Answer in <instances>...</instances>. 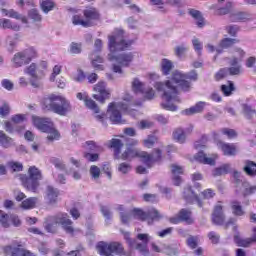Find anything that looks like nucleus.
Instances as JSON below:
<instances>
[{
	"mask_svg": "<svg viewBox=\"0 0 256 256\" xmlns=\"http://www.w3.org/2000/svg\"><path fill=\"white\" fill-rule=\"evenodd\" d=\"M35 205H37V198L35 197L28 198L21 203L23 209H33Z\"/></svg>",
	"mask_w": 256,
	"mask_h": 256,
	"instance_id": "obj_47",
	"label": "nucleus"
},
{
	"mask_svg": "<svg viewBox=\"0 0 256 256\" xmlns=\"http://www.w3.org/2000/svg\"><path fill=\"white\" fill-rule=\"evenodd\" d=\"M23 185L28 191L36 192L37 188L39 187V180L28 177L25 179V181H23Z\"/></svg>",
	"mask_w": 256,
	"mask_h": 256,
	"instance_id": "obj_30",
	"label": "nucleus"
},
{
	"mask_svg": "<svg viewBox=\"0 0 256 256\" xmlns=\"http://www.w3.org/2000/svg\"><path fill=\"white\" fill-rule=\"evenodd\" d=\"M221 91L225 97H229L235 91V84L232 81H228V84L221 86Z\"/></svg>",
	"mask_w": 256,
	"mask_h": 256,
	"instance_id": "obj_42",
	"label": "nucleus"
},
{
	"mask_svg": "<svg viewBox=\"0 0 256 256\" xmlns=\"http://www.w3.org/2000/svg\"><path fill=\"white\" fill-rule=\"evenodd\" d=\"M84 147L85 149H88V151H92L94 153H99V151H103V147L97 145L95 141H87Z\"/></svg>",
	"mask_w": 256,
	"mask_h": 256,
	"instance_id": "obj_46",
	"label": "nucleus"
},
{
	"mask_svg": "<svg viewBox=\"0 0 256 256\" xmlns=\"http://www.w3.org/2000/svg\"><path fill=\"white\" fill-rule=\"evenodd\" d=\"M83 15H74L72 18L73 25H81V27H93L95 21H99V11L95 8H88L83 11Z\"/></svg>",
	"mask_w": 256,
	"mask_h": 256,
	"instance_id": "obj_6",
	"label": "nucleus"
},
{
	"mask_svg": "<svg viewBox=\"0 0 256 256\" xmlns=\"http://www.w3.org/2000/svg\"><path fill=\"white\" fill-rule=\"evenodd\" d=\"M0 223L2 227L6 228L9 227V215L0 210Z\"/></svg>",
	"mask_w": 256,
	"mask_h": 256,
	"instance_id": "obj_58",
	"label": "nucleus"
},
{
	"mask_svg": "<svg viewBox=\"0 0 256 256\" xmlns=\"http://www.w3.org/2000/svg\"><path fill=\"white\" fill-rule=\"evenodd\" d=\"M94 91L98 94H93V99L102 105L107 99H111V90L107 89V83L105 82H98L96 85H94Z\"/></svg>",
	"mask_w": 256,
	"mask_h": 256,
	"instance_id": "obj_12",
	"label": "nucleus"
},
{
	"mask_svg": "<svg viewBox=\"0 0 256 256\" xmlns=\"http://www.w3.org/2000/svg\"><path fill=\"white\" fill-rule=\"evenodd\" d=\"M160 65L163 75H169L173 70V62L167 58L162 59Z\"/></svg>",
	"mask_w": 256,
	"mask_h": 256,
	"instance_id": "obj_33",
	"label": "nucleus"
},
{
	"mask_svg": "<svg viewBox=\"0 0 256 256\" xmlns=\"http://www.w3.org/2000/svg\"><path fill=\"white\" fill-rule=\"evenodd\" d=\"M178 215L180 217V220L188 223V225H191V223H193V218H191V210L183 208L179 211Z\"/></svg>",
	"mask_w": 256,
	"mask_h": 256,
	"instance_id": "obj_34",
	"label": "nucleus"
},
{
	"mask_svg": "<svg viewBox=\"0 0 256 256\" xmlns=\"http://www.w3.org/2000/svg\"><path fill=\"white\" fill-rule=\"evenodd\" d=\"M231 209L235 217H243V215H245V211L243 210V206H241V202L237 200L231 202Z\"/></svg>",
	"mask_w": 256,
	"mask_h": 256,
	"instance_id": "obj_29",
	"label": "nucleus"
},
{
	"mask_svg": "<svg viewBox=\"0 0 256 256\" xmlns=\"http://www.w3.org/2000/svg\"><path fill=\"white\" fill-rule=\"evenodd\" d=\"M226 31L228 35H231V37H236L237 33H239V26L238 25L226 26Z\"/></svg>",
	"mask_w": 256,
	"mask_h": 256,
	"instance_id": "obj_62",
	"label": "nucleus"
},
{
	"mask_svg": "<svg viewBox=\"0 0 256 256\" xmlns=\"http://www.w3.org/2000/svg\"><path fill=\"white\" fill-rule=\"evenodd\" d=\"M96 249L101 256H113V253L114 255L129 256L125 253V248L120 242L107 243L102 241L97 244Z\"/></svg>",
	"mask_w": 256,
	"mask_h": 256,
	"instance_id": "obj_7",
	"label": "nucleus"
},
{
	"mask_svg": "<svg viewBox=\"0 0 256 256\" xmlns=\"http://www.w3.org/2000/svg\"><path fill=\"white\" fill-rule=\"evenodd\" d=\"M171 173L173 175L172 181L173 184L176 185V187H179L181 185V177L179 175H183V167L177 165V164H172L171 166Z\"/></svg>",
	"mask_w": 256,
	"mask_h": 256,
	"instance_id": "obj_19",
	"label": "nucleus"
},
{
	"mask_svg": "<svg viewBox=\"0 0 256 256\" xmlns=\"http://www.w3.org/2000/svg\"><path fill=\"white\" fill-rule=\"evenodd\" d=\"M157 143V136L149 135L146 139L143 140L144 147L151 149Z\"/></svg>",
	"mask_w": 256,
	"mask_h": 256,
	"instance_id": "obj_50",
	"label": "nucleus"
},
{
	"mask_svg": "<svg viewBox=\"0 0 256 256\" xmlns=\"http://www.w3.org/2000/svg\"><path fill=\"white\" fill-rule=\"evenodd\" d=\"M205 109V102H198L195 106L186 109L185 115H195L196 113H201Z\"/></svg>",
	"mask_w": 256,
	"mask_h": 256,
	"instance_id": "obj_38",
	"label": "nucleus"
},
{
	"mask_svg": "<svg viewBox=\"0 0 256 256\" xmlns=\"http://www.w3.org/2000/svg\"><path fill=\"white\" fill-rule=\"evenodd\" d=\"M111 149H114V159H121V149H123V142L119 139L113 138L110 141Z\"/></svg>",
	"mask_w": 256,
	"mask_h": 256,
	"instance_id": "obj_22",
	"label": "nucleus"
},
{
	"mask_svg": "<svg viewBox=\"0 0 256 256\" xmlns=\"http://www.w3.org/2000/svg\"><path fill=\"white\" fill-rule=\"evenodd\" d=\"M221 133H222V135H226V137H228V139L237 138V131H235L231 128H222Z\"/></svg>",
	"mask_w": 256,
	"mask_h": 256,
	"instance_id": "obj_55",
	"label": "nucleus"
},
{
	"mask_svg": "<svg viewBox=\"0 0 256 256\" xmlns=\"http://www.w3.org/2000/svg\"><path fill=\"white\" fill-rule=\"evenodd\" d=\"M173 139L174 141H177V143H185V140L187 139V135L185 134V130L183 128H176L173 131Z\"/></svg>",
	"mask_w": 256,
	"mask_h": 256,
	"instance_id": "obj_32",
	"label": "nucleus"
},
{
	"mask_svg": "<svg viewBox=\"0 0 256 256\" xmlns=\"http://www.w3.org/2000/svg\"><path fill=\"white\" fill-rule=\"evenodd\" d=\"M77 99H79L80 101H84L85 105L88 109H91V111H94L95 113H99L100 109L99 106L97 105V102H95L93 99L87 97V96H83V93L79 92L77 94Z\"/></svg>",
	"mask_w": 256,
	"mask_h": 256,
	"instance_id": "obj_20",
	"label": "nucleus"
},
{
	"mask_svg": "<svg viewBox=\"0 0 256 256\" xmlns=\"http://www.w3.org/2000/svg\"><path fill=\"white\" fill-rule=\"evenodd\" d=\"M81 51H82L81 43L72 42L70 44V53H73L74 55H79Z\"/></svg>",
	"mask_w": 256,
	"mask_h": 256,
	"instance_id": "obj_59",
	"label": "nucleus"
},
{
	"mask_svg": "<svg viewBox=\"0 0 256 256\" xmlns=\"http://www.w3.org/2000/svg\"><path fill=\"white\" fill-rule=\"evenodd\" d=\"M122 113H129V104L125 102H111L108 105L107 115L113 125H121L125 123L121 116Z\"/></svg>",
	"mask_w": 256,
	"mask_h": 256,
	"instance_id": "obj_4",
	"label": "nucleus"
},
{
	"mask_svg": "<svg viewBox=\"0 0 256 256\" xmlns=\"http://www.w3.org/2000/svg\"><path fill=\"white\" fill-rule=\"evenodd\" d=\"M153 125H154L153 122L149 120H141L140 122L137 123V127L141 130L151 129Z\"/></svg>",
	"mask_w": 256,
	"mask_h": 256,
	"instance_id": "obj_57",
	"label": "nucleus"
},
{
	"mask_svg": "<svg viewBox=\"0 0 256 256\" xmlns=\"http://www.w3.org/2000/svg\"><path fill=\"white\" fill-rule=\"evenodd\" d=\"M231 171V165L224 164L220 167H217L213 170L212 175L213 177H221V175H227Z\"/></svg>",
	"mask_w": 256,
	"mask_h": 256,
	"instance_id": "obj_35",
	"label": "nucleus"
},
{
	"mask_svg": "<svg viewBox=\"0 0 256 256\" xmlns=\"http://www.w3.org/2000/svg\"><path fill=\"white\" fill-rule=\"evenodd\" d=\"M194 159L198 161V163H203L204 165H215V158H209L203 151L198 152Z\"/></svg>",
	"mask_w": 256,
	"mask_h": 256,
	"instance_id": "obj_26",
	"label": "nucleus"
},
{
	"mask_svg": "<svg viewBox=\"0 0 256 256\" xmlns=\"http://www.w3.org/2000/svg\"><path fill=\"white\" fill-rule=\"evenodd\" d=\"M191 17H194L196 21V25H198V27H203V17L201 16V12H199V10H195V9H191L189 11Z\"/></svg>",
	"mask_w": 256,
	"mask_h": 256,
	"instance_id": "obj_48",
	"label": "nucleus"
},
{
	"mask_svg": "<svg viewBox=\"0 0 256 256\" xmlns=\"http://www.w3.org/2000/svg\"><path fill=\"white\" fill-rule=\"evenodd\" d=\"M140 151L141 150L136 148H127L120 156V159H123V161H131L132 159H135V157H139Z\"/></svg>",
	"mask_w": 256,
	"mask_h": 256,
	"instance_id": "obj_23",
	"label": "nucleus"
},
{
	"mask_svg": "<svg viewBox=\"0 0 256 256\" xmlns=\"http://www.w3.org/2000/svg\"><path fill=\"white\" fill-rule=\"evenodd\" d=\"M43 77H45V72H41V74H38L37 77H32L30 80L32 87H41L43 85V83L41 82V79H43Z\"/></svg>",
	"mask_w": 256,
	"mask_h": 256,
	"instance_id": "obj_49",
	"label": "nucleus"
},
{
	"mask_svg": "<svg viewBox=\"0 0 256 256\" xmlns=\"http://www.w3.org/2000/svg\"><path fill=\"white\" fill-rule=\"evenodd\" d=\"M29 173V177L30 179H35L36 181H41L42 179V175H41V171L39 169H37V167L32 166L29 168L28 170Z\"/></svg>",
	"mask_w": 256,
	"mask_h": 256,
	"instance_id": "obj_45",
	"label": "nucleus"
},
{
	"mask_svg": "<svg viewBox=\"0 0 256 256\" xmlns=\"http://www.w3.org/2000/svg\"><path fill=\"white\" fill-rule=\"evenodd\" d=\"M90 59L92 61V65L94 69L97 71H103V65L99 63H103V57L101 56H95V54H91Z\"/></svg>",
	"mask_w": 256,
	"mask_h": 256,
	"instance_id": "obj_41",
	"label": "nucleus"
},
{
	"mask_svg": "<svg viewBox=\"0 0 256 256\" xmlns=\"http://www.w3.org/2000/svg\"><path fill=\"white\" fill-rule=\"evenodd\" d=\"M242 113L246 119H253V115L256 114V111L251 105L242 104Z\"/></svg>",
	"mask_w": 256,
	"mask_h": 256,
	"instance_id": "obj_40",
	"label": "nucleus"
},
{
	"mask_svg": "<svg viewBox=\"0 0 256 256\" xmlns=\"http://www.w3.org/2000/svg\"><path fill=\"white\" fill-rule=\"evenodd\" d=\"M40 7L44 13H49V11H53L55 8V2L52 0H43L40 2Z\"/></svg>",
	"mask_w": 256,
	"mask_h": 256,
	"instance_id": "obj_43",
	"label": "nucleus"
},
{
	"mask_svg": "<svg viewBox=\"0 0 256 256\" xmlns=\"http://www.w3.org/2000/svg\"><path fill=\"white\" fill-rule=\"evenodd\" d=\"M125 239L130 247L139 251L141 256L149 255V248L147 247V245L149 244V234L137 235V239H139V241H143V243H137L135 240H132L131 238H129V234L125 235Z\"/></svg>",
	"mask_w": 256,
	"mask_h": 256,
	"instance_id": "obj_9",
	"label": "nucleus"
},
{
	"mask_svg": "<svg viewBox=\"0 0 256 256\" xmlns=\"http://www.w3.org/2000/svg\"><path fill=\"white\" fill-rule=\"evenodd\" d=\"M138 158L144 165H147L149 168L152 167L153 165V160L151 158V154L145 152V151H140L138 154Z\"/></svg>",
	"mask_w": 256,
	"mask_h": 256,
	"instance_id": "obj_37",
	"label": "nucleus"
},
{
	"mask_svg": "<svg viewBox=\"0 0 256 256\" xmlns=\"http://www.w3.org/2000/svg\"><path fill=\"white\" fill-rule=\"evenodd\" d=\"M229 75V69L221 68L215 75L216 81H221V79H225Z\"/></svg>",
	"mask_w": 256,
	"mask_h": 256,
	"instance_id": "obj_61",
	"label": "nucleus"
},
{
	"mask_svg": "<svg viewBox=\"0 0 256 256\" xmlns=\"http://www.w3.org/2000/svg\"><path fill=\"white\" fill-rule=\"evenodd\" d=\"M132 89L134 93H143V83L139 79H134L132 82Z\"/></svg>",
	"mask_w": 256,
	"mask_h": 256,
	"instance_id": "obj_56",
	"label": "nucleus"
},
{
	"mask_svg": "<svg viewBox=\"0 0 256 256\" xmlns=\"http://www.w3.org/2000/svg\"><path fill=\"white\" fill-rule=\"evenodd\" d=\"M183 195L187 203L196 202L198 207H203V202H201V200L199 199V196L196 195V193L193 191L191 186H188L184 189Z\"/></svg>",
	"mask_w": 256,
	"mask_h": 256,
	"instance_id": "obj_15",
	"label": "nucleus"
},
{
	"mask_svg": "<svg viewBox=\"0 0 256 256\" xmlns=\"http://www.w3.org/2000/svg\"><path fill=\"white\" fill-rule=\"evenodd\" d=\"M192 45H193L195 51L197 52V54L199 56H201V51H203V43H201V41H199V39L194 38L192 40Z\"/></svg>",
	"mask_w": 256,
	"mask_h": 256,
	"instance_id": "obj_60",
	"label": "nucleus"
},
{
	"mask_svg": "<svg viewBox=\"0 0 256 256\" xmlns=\"http://www.w3.org/2000/svg\"><path fill=\"white\" fill-rule=\"evenodd\" d=\"M234 241L238 247H250L252 243H256V227L253 228V236L251 238L234 236Z\"/></svg>",
	"mask_w": 256,
	"mask_h": 256,
	"instance_id": "obj_18",
	"label": "nucleus"
},
{
	"mask_svg": "<svg viewBox=\"0 0 256 256\" xmlns=\"http://www.w3.org/2000/svg\"><path fill=\"white\" fill-rule=\"evenodd\" d=\"M186 244L190 249H196L194 250V255H203V248L199 247V236L190 235L186 239Z\"/></svg>",
	"mask_w": 256,
	"mask_h": 256,
	"instance_id": "obj_17",
	"label": "nucleus"
},
{
	"mask_svg": "<svg viewBox=\"0 0 256 256\" xmlns=\"http://www.w3.org/2000/svg\"><path fill=\"white\" fill-rule=\"evenodd\" d=\"M229 18L232 23H237L239 21H248V19H251V14L248 12H236L230 14Z\"/></svg>",
	"mask_w": 256,
	"mask_h": 256,
	"instance_id": "obj_25",
	"label": "nucleus"
},
{
	"mask_svg": "<svg viewBox=\"0 0 256 256\" xmlns=\"http://www.w3.org/2000/svg\"><path fill=\"white\" fill-rule=\"evenodd\" d=\"M63 213H58L54 216H48L44 222V228L48 233H55L57 231V225L61 223V217Z\"/></svg>",
	"mask_w": 256,
	"mask_h": 256,
	"instance_id": "obj_13",
	"label": "nucleus"
},
{
	"mask_svg": "<svg viewBox=\"0 0 256 256\" xmlns=\"http://www.w3.org/2000/svg\"><path fill=\"white\" fill-rule=\"evenodd\" d=\"M7 167L8 169H11V171H14V172L23 171V164L20 162H14V161L7 162Z\"/></svg>",
	"mask_w": 256,
	"mask_h": 256,
	"instance_id": "obj_51",
	"label": "nucleus"
},
{
	"mask_svg": "<svg viewBox=\"0 0 256 256\" xmlns=\"http://www.w3.org/2000/svg\"><path fill=\"white\" fill-rule=\"evenodd\" d=\"M207 237L213 245H217L219 243V241L221 240V236L215 231L209 232L207 234Z\"/></svg>",
	"mask_w": 256,
	"mask_h": 256,
	"instance_id": "obj_54",
	"label": "nucleus"
},
{
	"mask_svg": "<svg viewBox=\"0 0 256 256\" xmlns=\"http://www.w3.org/2000/svg\"><path fill=\"white\" fill-rule=\"evenodd\" d=\"M199 74L197 70H191L187 73H182L179 70H175L172 73L170 80H167L166 83L157 82L155 84V89L157 91H164L162 95V109L166 111H177V106L173 103H181V99L177 96L179 95L178 87L184 93H189L191 91V81H198Z\"/></svg>",
	"mask_w": 256,
	"mask_h": 256,
	"instance_id": "obj_1",
	"label": "nucleus"
},
{
	"mask_svg": "<svg viewBox=\"0 0 256 256\" xmlns=\"http://www.w3.org/2000/svg\"><path fill=\"white\" fill-rule=\"evenodd\" d=\"M235 43H239V40L235 38H224L220 42V48H217V53H223V49H229V47H233Z\"/></svg>",
	"mask_w": 256,
	"mask_h": 256,
	"instance_id": "obj_24",
	"label": "nucleus"
},
{
	"mask_svg": "<svg viewBox=\"0 0 256 256\" xmlns=\"http://www.w3.org/2000/svg\"><path fill=\"white\" fill-rule=\"evenodd\" d=\"M0 27H2V29H11L12 31H19L21 29V26L5 18L0 19Z\"/></svg>",
	"mask_w": 256,
	"mask_h": 256,
	"instance_id": "obj_31",
	"label": "nucleus"
},
{
	"mask_svg": "<svg viewBox=\"0 0 256 256\" xmlns=\"http://www.w3.org/2000/svg\"><path fill=\"white\" fill-rule=\"evenodd\" d=\"M57 197H59V190L57 188H53V186H47L46 188V200L50 205L53 203H57Z\"/></svg>",
	"mask_w": 256,
	"mask_h": 256,
	"instance_id": "obj_21",
	"label": "nucleus"
},
{
	"mask_svg": "<svg viewBox=\"0 0 256 256\" xmlns=\"http://www.w3.org/2000/svg\"><path fill=\"white\" fill-rule=\"evenodd\" d=\"M220 148L227 157H235L239 152V147L235 143L220 142Z\"/></svg>",
	"mask_w": 256,
	"mask_h": 256,
	"instance_id": "obj_14",
	"label": "nucleus"
},
{
	"mask_svg": "<svg viewBox=\"0 0 256 256\" xmlns=\"http://www.w3.org/2000/svg\"><path fill=\"white\" fill-rule=\"evenodd\" d=\"M60 217V225L62 229H64L65 233L73 235L75 233V228H73V221L69 219V214L62 213V216Z\"/></svg>",
	"mask_w": 256,
	"mask_h": 256,
	"instance_id": "obj_16",
	"label": "nucleus"
},
{
	"mask_svg": "<svg viewBox=\"0 0 256 256\" xmlns=\"http://www.w3.org/2000/svg\"><path fill=\"white\" fill-rule=\"evenodd\" d=\"M0 145H2L4 149H9V147L13 145V139L5 135V132L0 131Z\"/></svg>",
	"mask_w": 256,
	"mask_h": 256,
	"instance_id": "obj_39",
	"label": "nucleus"
},
{
	"mask_svg": "<svg viewBox=\"0 0 256 256\" xmlns=\"http://www.w3.org/2000/svg\"><path fill=\"white\" fill-rule=\"evenodd\" d=\"M231 9H233V4L231 2H227L225 7H222L216 11L217 15H229L231 13Z\"/></svg>",
	"mask_w": 256,
	"mask_h": 256,
	"instance_id": "obj_52",
	"label": "nucleus"
},
{
	"mask_svg": "<svg viewBox=\"0 0 256 256\" xmlns=\"http://www.w3.org/2000/svg\"><path fill=\"white\" fill-rule=\"evenodd\" d=\"M32 120L34 126L37 127L39 131H42V133H48V141H55V139H59V132L53 126V121H51L50 118L33 116Z\"/></svg>",
	"mask_w": 256,
	"mask_h": 256,
	"instance_id": "obj_5",
	"label": "nucleus"
},
{
	"mask_svg": "<svg viewBox=\"0 0 256 256\" xmlns=\"http://www.w3.org/2000/svg\"><path fill=\"white\" fill-rule=\"evenodd\" d=\"M42 109H44V111H53V113H57V115H66L72 111L69 100L55 94L43 100Z\"/></svg>",
	"mask_w": 256,
	"mask_h": 256,
	"instance_id": "obj_3",
	"label": "nucleus"
},
{
	"mask_svg": "<svg viewBox=\"0 0 256 256\" xmlns=\"http://www.w3.org/2000/svg\"><path fill=\"white\" fill-rule=\"evenodd\" d=\"M37 56V51L33 48H28L22 52H18L14 55L12 63L14 67H23V65H29L31 59Z\"/></svg>",
	"mask_w": 256,
	"mask_h": 256,
	"instance_id": "obj_11",
	"label": "nucleus"
},
{
	"mask_svg": "<svg viewBox=\"0 0 256 256\" xmlns=\"http://www.w3.org/2000/svg\"><path fill=\"white\" fill-rule=\"evenodd\" d=\"M2 13L7 15L8 17H11L12 19H17L18 21H22V23H28L27 17L19 14V12L15 10L2 9Z\"/></svg>",
	"mask_w": 256,
	"mask_h": 256,
	"instance_id": "obj_28",
	"label": "nucleus"
},
{
	"mask_svg": "<svg viewBox=\"0 0 256 256\" xmlns=\"http://www.w3.org/2000/svg\"><path fill=\"white\" fill-rule=\"evenodd\" d=\"M26 73H28V75H30L31 77H37L39 76L41 73H43V70L39 69V67H37V65L35 63H32L27 69H26Z\"/></svg>",
	"mask_w": 256,
	"mask_h": 256,
	"instance_id": "obj_44",
	"label": "nucleus"
},
{
	"mask_svg": "<svg viewBox=\"0 0 256 256\" xmlns=\"http://www.w3.org/2000/svg\"><path fill=\"white\" fill-rule=\"evenodd\" d=\"M28 15L33 21H41L42 19L41 14H39V10L37 9L30 10Z\"/></svg>",
	"mask_w": 256,
	"mask_h": 256,
	"instance_id": "obj_64",
	"label": "nucleus"
},
{
	"mask_svg": "<svg viewBox=\"0 0 256 256\" xmlns=\"http://www.w3.org/2000/svg\"><path fill=\"white\" fill-rule=\"evenodd\" d=\"M118 171L124 175L129 173V171H131V164L125 162L119 164Z\"/></svg>",
	"mask_w": 256,
	"mask_h": 256,
	"instance_id": "obj_63",
	"label": "nucleus"
},
{
	"mask_svg": "<svg viewBox=\"0 0 256 256\" xmlns=\"http://www.w3.org/2000/svg\"><path fill=\"white\" fill-rule=\"evenodd\" d=\"M244 166V171L247 173L250 177H255L256 175V163L251 160H246Z\"/></svg>",
	"mask_w": 256,
	"mask_h": 256,
	"instance_id": "obj_36",
	"label": "nucleus"
},
{
	"mask_svg": "<svg viewBox=\"0 0 256 256\" xmlns=\"http://www.w3.org/2000/svg\"><path fill=\"white\" fill-rule=\"evenodd\" d=\"M132 213L134 219H138V221H147L148 225H152L154 221H159V219L163 217L155 208H151L147 212L136 208L132 211Z\"/></svg>",
	"mask_w": 256,
	"mask_h": 256,
	"instance_id": "obj_8",
	"label": "nucleus"
},
{
	"mask_svg": "<svg viewBox=\"0 0 256 256\" xmlns=\"http://www.w3.org/2000/svg\"><path fill=\"white\" fill-rule=\"evenodd\" d=\"M2 13L7 15L8 17H11L12 19H17L18 21H22V23H28L27 17L19 14V12L15 10L2 9Z\"/></svg>",
	"mask_w": 256,
	"mask_h": 256,
	"instance_id": "obj_27",
	"label": "nucleus"
},
{
	"mask_svg": "<svg viewBox=\"0 0 256 256\" xmlns=\"http://www.w3.org/2000/svg\"><path fill=\"white\" fill-rule=\"evenodd\" d=\"M125 32L123 30L115 29L111 35L108 36V49L110 53L107 56L108 61L113 64L114 73H123L121 67H129L133 62V53H122L118 56L113 55V53H117L119 51H125V49H129L133 45V40H125L123 37Z\"/></svg>",
	"mask_w": 256,
	"mask_h": 256,
	"instance_id": "obj_2",
	"label": "nucleus"
},
{
	"mask_svg": "<svg viewBox=\"0 0 256 256\" xmlns=\"http://www.w3.org/2000/svg\"><path fill=\"white\" fill-rule=\"evenodd\" d=\"M212 223L219 226L224 225V229H229L231 225H235L237 223V218H229V220L225 223L223 206L221 204H217L212 213Z\"/></svg>",
	"mask_w": 256,
	"mask_h": 256,
	"instance_id": "obj_10",
	"label": "nucleus"
},
{
	"mask_svg": "<svg viewBox=\"0 0 256 256\" xmlns=\"http://www.w3.org/2000/svg\"><path fill=\"white\" fill-rule=\"evenodd\" d=\"M50 162L56 167V169H59L60 171H65V169H67L63 161L59 158H51Z\"/></svg>",
	"mask_w": 256,
	"mask_h": 256,
	"instance_id": "obj_53",
	"label": "nucleus"
}]
</instances>
